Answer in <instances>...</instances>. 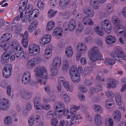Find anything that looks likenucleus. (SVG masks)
I'll return each mask as SVG.
<instances>
[{"mask_svg":"<svg viewBox=\"0 0 126 126\" xmlns=\"http://www.w3.org/2000/svg\"><path fill=\"white\" fill-rule=\"evenodd\" d=\"M36 74L35 75V78L32 81L31 84L32 86H34L38 82H43L44 85L46 84L47 81L46 80H43V79H48L47 71L46 68L43 67H37L34 70Z\"/></svg>","mask_w":126,"mask_h":126,"instance_id":"1","label":"nucleus"},{"mask_svg":"<svg viewBox=\"0 0 126 126\" xmlns=\"http://www.w3.org/2000/svg\"><path fill=\"white\" fill-rule=\"evenodd\" d=\"M36 74L35 75V78L32 81L31 84L32 86H34L38 82H43L44 85L46 84L47 81L46 80H43V79H48L47 71L46 68L43 67H37L34 70Z\"/></svg>","mask_w":126,"mask_h":126,"instance_id":"2","label":"nucleus"},{"mask_svg":"<svg viewBox=\"0 0 126 126\" xmlns=\"http://www.w3.org/2000/svg\"><path fill=\"white\" fill-rule=\"evenodd\" d=\"M114 52H112L110 55L114 59L120 61L123 60L126 61V54L123 52L122 48L119 46L115 47L114 48Z\"/></svg>","mask_w":126,"mask_h":126,"instance_id":"3","label":"nucleus"},{"mask_svg":"<svg viewBox=\"0 0 126 126\" xmlns=\"http://www.w3.org/2000/svg\"><path fill=\"white\" fill-rule=\"evenodd\" d=\"M77 69L76 66H73L71 67L69 73L72 81L75 83L78 82L80 80L79 74L77 73Z\"/></svg>","mask_w":126,"mask_h":126,"instance_id":"4","label":"nucleus"},{"mask_svg":"<svg viewBox=\"0 0 126 126\" xmlns=\"http://www.w3.org/2000/svg\"><path fill=\"white\" fill-rule=\"evenodd\" d=\"M101 25L105 32L107 34H109L112 30L110 23L108 19H105L102 21Z\"/></svg>","mask_w":126,"mask_h":126,"instance_id":"5","label":"nucleus"},{"mask_svg":"<svg viewBox=\"0 0 126 126\" xmlns=\"http://www.w3.org/2000/svg\"><path fill=\"white\" fill-rule=\"evenodd\" d=\"M12 71V66L10 64H8L5 66L2 70L3 76L5 78H8Z\"/></svg>","mask_w":126,"mask_h":126,"instance_id":"6","label":"nucleus"},{"mask_svg":"<svg viewBox=\"0 0 126 126\" xmlns=\"http://www.w3.org/2000/svg\"><path fill=\"white\" fill-rule=\"evenodd\" d=\"M10 106L9 101L6 98H2L0 100V109L3 111H6L9 108Z\"/></svg>","mask_w":126,"mask_h":126,"instance_id":"7","label":"nucleus"},{"mask_svg":"<svg viewBox=\"0 0 126 126\" xmlns=\"http://www.w3.org/2000/svg\"><path fill=\"white\" fill-rule=\"evenodd\" d=\"M114 30L117 34H123V36L126 38V27L119 25L115 28Z\"/></svg>","mask_w":126,"mask_h":126,"instance_id":"8","label":"nucleus"},{"mask_svg":"<svg viewBox=\"0 0 126 126\" xmlns=\"http://www.w3.org/2000/svg\"><path fill=\"white\" fill-rule=\"evenodd\" d=\"M40 50L39 46L36 44H31L29 47V51L30 54L32 56L39 53Z\"/></svg>","mask_w":126,"mask_h":126,"instance_id":"9","label":"nucleus"},{"mask_svg":"<svg viewBox=\"0 0 126 126\" xmlns=\"http://www.w3.org/2000/svg\"><path fill=\"white\" fill-rule=\"evenodd\" d=\"M12 53V51L8 49L3 54L1 58L2 63H6L8 61L10 56Z\"/></svg>","mask_w":126,"mask_h":126,"instance_id":"10","label":"nucleus"},{"mask_svg":"<svg viewBox=\"0 0 126 126\" xmlns=\"http://www.w3.org/2000/svg\"><path fill=\"white\" fill-rule=\"evenodd\" d=\"M77 52L81 54L85 53L87 50V46L85 44L81 43H79L77 47Z\"/></svg>","mask_w":126,"mask_h":126,"instance_id":"11","label":"nucleus"},{"mask_svg":"<svg viewBox=\"0 0 126 126\" xmlns=\"http://www.w3.org/2000/svg\"><path fill=\"white\" fill-rule=\"evenodd\" d=\"M68 25L69 30L70 31H73L76 27V24L75 21L73 19H71L70 21V23L68 24L67 22L65 23L63 25V27L65 28Z\"/></svg>","mask_w":126,"mask_h":126,"instance_id":"12","label":"nucleus"},{"mask_svg":"<svg viewBox=\"0 0 126 126\" xmlns=\"http://www.w3.org/2000/svg\"><path fill=\"white\" fill-rule=\"evenodd\" d=\"M82 119V117L80 115H75L72 116L71 120L70 125H72L74 124H78L80 122V120Z\"/></svg>","mask_w":126,"mask_h":126,"instance_id":"13","label":"nucleus"},{"mask_svg":"<svg viewBox=\"0 0 126 126\" xmlns=\"http://www.w3.org/2000/svg\"><path fill=\"white\" fill-rule=\"evenodd\" d=\"M63 33L62 29L60 27H58L54 29L52 35L57 38H58L60 36H62Z\"/></svg>","mask_w":126,"mask_h":126,"instance_id":"14","label":"nucleus"},{"mask_svg":"<svg viewBox=\"0 0 126 126\" xmlns=\"http://www.w3.org/2000/svg\"><path fill=\"white\" fill-rule=\"evenodd\" d=\"M39 11L37 9H34L29 15V17L28 21L30 23H31L32 20L34 19V17H37L39 15Z\"/></svg>","mask_w":126,"mask_h":126,"instance_id":"15","label":"nucleus"},{"mask_svg":"<svg viewBox=\"0 0 126 126\" xmlns=\"http://www.w3.org/2000/svg\"><path fill=\"white\" fill-rule=\"evenodd\" d=\"M51 36L49 34H47L42 37L40 41V43L43 45L51 41Z\"/></svg>","mask_w":126,"mask_h":126,"instance_id":"16","label":"nucleus"},{"mask_svg":"<svg viewBox=\"0 0 126 126\" xmlns=\"http://www.w3.org/2000/svg\"><path fill=\"white\" fill-rule=\"evenodd\" d=\"M20 95L22 99L25 100L29 99L32 97V95L31 93L24 90L21 91Z\"/></svg>","mask_w":126,"mask_h":126,"instance_id":"17","label":"nucleus"},{"mask_svg":"<svg viewBox=\"0 0 126 126\" xmlns=\"http://www.w3.org/2000/svg\"><path fill=\"white\" fill-rule=\"evenodd\" d=\"M112 115L114 120L116 122H119L120 120L121 115V113L119 110L114 111Z\"/></svg>","mask_w":126,"mask_h":126,"instance_id":"18","label":"nucleus"},{"mask_svg":"<svg viewBox=\"0 0 126 126\" xmlns=\"http://www.w3.org/2000/svg\"><path fill=\"white\" fill-rule=\"evenodd\" d=\"M61 64V60L59 57L55 58L54 60L53 63V67L55 68H58Z\"/></svg>","mask_w":126,"mask_h":126,"instance_id":"19","label":"nucleus"},{"mask_svg":"<svg viewBox=\"0 0 126 126\" xmlns=\"http://www.w3.org/2000/svg\"><path fill=\"white\" fill-rule=\"evenodd\" d=\"M40 99V98L39 97L37 96L34 99V109L36 110H39L41 109V108H42V105L39 102Z\"/></svg>","mask_w":126,"mask_h":126,"instance_id":"20","label":"nucleus"},{"mask_svg":"<svg viewBox=\"0 0 126 126\" xmlns=\"http://www.w3.org/2000/svg\"><path fill=\"white\" fill-rule=\"evenodd\" d=\"M83 24L86 25L87 24L90 26L93 25L94 24V23L92 19L89 18L88 16H86L83 18Z\"/></svg>","mask_w":126,"mask_h":126,"instance_id":"21","label":"nucleus"},{"mask_svg":"<svg viewBox=\"0 0 126 126\" xmlns=\"http://www.w3.org/2000/svg\"><path fill=\"white\" fill-rule=\"evenodd\" d=\"M10 44L15 52L17 51L18 49L21 47L20 44L16 40H12L10 42Z\"/></svg>","mask_w":126,"mask_h":126,"instance_id":"22","label":"nucleus"},{"mask_svg":"<svg viewBox=\"0 0 126 126\" xmlns=\"http://www.w3.org/2000/svg\"><path fill=\"white\" fill-rule=\"evenodd\" d=\"M89 58L92 63L95 62L98 60H101V57L99 55L88 53Z\"/></svg>","mask_w":126,"mask_h":126,"instance_id":"23","label":"nucleus"},{"mask_svg":"<svg viewBox=\"0 0 126 126\" xmlns=\"http://www.w3.org/2000/svg\"><path fill=\"white\" fill-rule=\"evenodd\" d=\"M15 52L16 54L15 56L17 58H20V57L21 56L23 55L25 58H27L28 56V55L27 54H26V57L25 56V54H24L23 48L21 47H20L19 48V50L18 49V50L17 51Z\"/></svg>","mask_w":126,"mask_h":126,"instance_id":"24","label":"nucleus"},{"mask_svg":"<svg viewBox=\"0 0 126 126\" xmlns=\"http://www.w3.org/2000/svg\"><path fill=\"white\" fill-rule=\"evenodd\" d=\"M28 34L27 31H25L23 37L22 43L23 46L25 48L27 47L28 45L27 37Z\"/></svg>","mask_w":126,"mask_h":126,"instance_id":"25","label":"nucleus"},{"mask_svg":"<svg viewBox=\"0 0 126 126\" xmlns=\"http://www.w3.org/2000/svg\"><path fill=\"white\" fill-rule=\"evenodd\" d=\"M71 0H60V6L63 8H67L70 5Z\"/></svg>","mask_w":126,"mask_h":126,"instance_id":"26","label":"nucleus"},{"mask_svg":"<svg viewBox=\"0 0 126 126\" xmlns=\"http://www.w3.org/2000/svg\"><path fill=\"white\" fill-rule=\"evenodd\" d=\"M108 82H109L108 84L107 87L108 88H115L116 87V83L114 80L112 78H109L108 79Z\"/></svg>","mask_w":126,"mask_h":126,"instance_id":"27","label":"nucleus"},{"mask_svg":"<svg viewBox=\"0 0 126 126\" xmlns=\"http://www.w3.org/2000/svg\"><path fill=\"white\" fill-rule=\"evenodd\" d=\"M106 41L109 45L112 44L116 42V40L115 37L111 36H107L106 38Z\"/></svg>","mask_w":126,"mask_h":126,"instance_id":"28","label":"nucleus"},{"mask_svg":"<svg viewBox=\"0 0 126 126\" xmlns=\"http://www.w3.org/2000/svg\"><path fill=\"white\" fill-rule=\"evenodd\" d=\"M65 53L67 57L70 58L72 57L73 53V51L72 47L70 46L67 47L65 49Z\"/></svg>","mask_w":126,"mask_h":126,"instance_id":"29","label":"nucleus"},{"mask_svg":"<svg viewBox=\"0 0 126 126\" xmlns=\"http://www.w3.org/2000/svg\"><path fill=\"white\" fill-rule=\"evenodd\" d=\"M69 67L68 61L66 60L63 61L62 65V70L65 73L67 72V69Z\"/></svg>","mask_w":126,"mask_h":126,"instance_id":"30","label":"nucleus"},{"mask_svg":"<svg viewBox=\"0 0 126 126\" xmlns=\"http://www.w3.org/2000/svg\"><path fill=\"white\" fill-rule=\"evenodd\" d=\"M92 107L95 112H96L99 113H102L103 112V109L99 105H94Z\"/></svg>","mask_w":126,"mask_h":126,"instance_id":"31","label":"nucleus"},{"mask_svg":"<svg viewBox=\"0 0 126 126\" xmlns=\"http://www.w3.org/2000/svg\"><path fill=\"white\" fill-rule=\"evenodd\" d=\"M12 119L10 116H6L4 118V124L6 125H9L11 124L12 122Z\"/></svg>","mask_w":126,"mask_h":126,"instance_id":"32","label":"nucleus"},{"mask_svg":"<svg viewBox=\"0 0 126 126\" xmlns=\"http://www.w3.org/2000/svg\"><path fill=\"white\" fill-rule=\"evenodd\" d=\"M90 5L92 6L94 9H97L99 8V5L98 0H91Z\"/></svg>","mask_w":126,"mask_h":126,"instance_id":"33","label":"nucleus"},{"mask_svg":"<svg viewBox=\"0 0 126 126\" xmlns=\"http://www.w3.org/2000/svg\"><path fill=\"white\" fill-rule=\"evenodd\" d=\"M88 53L99 55V49L96 47H94L91 48L90 51L88 52Z\"/></svg>","mask_w":126,"mask_h":126,"instance_id":"34","label":"nucleus"},{"mask_svg":"<svg viewBox=\"0 0 126 126\" xmlns=\"http://www.w3.org/2000/svg\"><path fill=\"white\" fill-rule=\"evenodd\" d=\"M117 104L119 106H121L122 104L121 95L118 93H117L115 97Z\"/></svg>","mask_w":126,"mask_h":126,"instance_id":"35","label":"nucleus"},{"mask_svg":"<svg viewBox=\"0 0 126 126\" xmlns=\"http://www.w3.org/2000/svg\"><path fill=\"white\" fill-rule=\"evenodd\" d=\"M95 32L99 35L102 36L104 35V33L102 29L97 26H96L94 28Z\"/></svg>","mask_w":126,"mask_h":126,"instance_id":"36","label":"nucleus"},{"mask_svg":"<svg viewBox=\"0 0 126 126\" xmlns=\"http://www.w3.org/2000/svg\"><path fill=\"white\" fill-rule=\"evenodd\" d=\"M12 36L10 34L8 33H6L2 36L1 40V41L7 42L11 37Z\"/></svg>","mask_w":126,"mask_h":126,"instance_id":"37","label":"nucleus"},{"mask_svg":"<svg viewBox=\"0 0 126 126\" xmlns=\"http://www.w3.org/2000/svg\"><path fill=\"white\" fill-rule=\"evenodd\" d=\"M54 110L55 116L56 118H60L63 116V111L62 110H57L55 109Z\"/></svg>","mask_w":126,"mask_h":126,"instance_id":"38","label":"nucleus"},{"mask_svg":"<svg viewBox=\"0 0 126 126\" xmlns=\"http://www.w3.org/2000/svg\"><path fill=\"white\" fill-rule=\"evenodd\" d=\"M55 23L54 21H49L47 24L46 30L48 31H49L53 29Z\"/></svg>","mask_w":126,"mask_h":126,"instance_id":"39","label":"nucleus"},{"mask_svg":"<svg viewBox=\"0 0 126 126\" xmlns=\"http://www.w3.org/2000/svg\"><path fill=\"white\" fill-rule=\"evenodd\" d=\"M65 108L64 104L61 102H58L55 109L57 110H63Z\"/></svg>","mask_w":126,"mask_h":126,"instance_id":"40","label":"nucleus"},{"mask_svg":"<svg viewBox=\"0 0 126 126\" xmlns=\"http://www.w3.org/2000/svg\"><path fill=\"white\" fill-rule=\"evenodd\" d=\"M93 68L91 67H87L84 69L83 73L85 75H90L92 71Z\"/></svg>","mask_w":126,"mask_h":126,"instance_id":"41","label":"nucleus"},{"mask_svg":"<svg viewBox=\"0 0 126 126\" xmlns=\"http://www.w3.org/2000/svg\"><path fill=\"white\" fill-rule=\"evenodd\" d=\"M104 63L106 64H109L110 65H113L115 63V61L113 60L110 59L109 58H106L105 59Z\"/></svg>","mask_w":126,"mask_h":126,"instance_id":"42","label":"nucleus"},{"mask_svg":"<svg viewBox=\"0 0 126 126\" xmlns=\"http://www.w3.org/2000/svg\"><path fill=\"white\" fill-rule=\"evenodd\" d=\"M113 121L112 118H108L106 119L105 124L109 126H113Z\"/></svg>","mask_w":126,"mask_h":126,"instance_id":"43","label":"nucleus"},{"mask_svg":"<svg viewBox=\"0 0 126 126\" xmlns=\"http://www.w3.org/2000/svg\"><path fill=\"white\" fill-rule=\"evenodd\" d=\"M106 9L107 13L109 14H111L113 9L112 4L110 3L108 4L107 5Z\"/></svg>","mask_w":126,"mask_h":126,"instance_id":"44","label":"nucleus"},{"mask_svg":"<svg viewBox=\"0 0 126 126\" xmlns=\"http://www.w3.org/2000/svg\"><path fill=\"white\" fill-rule=\"evenodd\" d=\"M58 81L59 83L60 84H63L64 87V85H65L68 82L66 81L64 77H60L58 79Z\"/></svg>","mask_w":126,"mask_h":126,"instance_id":"45","label":"nucleus"},{"mask_svg":"<svg viewBox=\"0 0 126 126\" xmlns=\"http://www.w3.org/2000/svg\"><path fill=\"white\" fill-rule=\"evenodd\" d=\"M60 15L65 19H67L70 16V13L69 11H67L64 14H63L62 12L60 13Z\"/></svg>","mask_w":126,"mask_h":126,"instance_id":"46","label":"nucleus"},{"mask_svg":"<svg viewBox=\"0 0 126 126\" xmlns=\"http://www.w3.org/2000/svg\"><path fill=\"white\" fill-rule=\"evenodd\" d=\"M57 12V11H56L54 12L52 9H50L48 11V17L50 18L56 15Z\"/></svg>","mask_w":126,"mask_h":126,"instance_id":"47","label":"nucleus"},{"mask_svg":"<svg viewBox=\"0 0 126 126\" xmlns=\"http://www.w3.org/2000/svg\"><path fill=\"white\" fill-rule=\"evenodd\" d=\"M96 78V80L98 81H102L103 82L104 81L103 75L101 72L99 73Z\"/></svg>","mask_w":126,"mask_h":126,"instance_id":"48","label":"nucleus"},{"mask_svg":"<svg viewBox=\"0 0 126 126\" xmlns=\"http://www.w3.org/2000/svg\"><path fill=\"white\" fill-rule=\"evenodd\" d=\"M27 5L20 3L19 6V10L20 12L23 13Z\"/></svg>","mask_w":126,"mask_h":126,"instance_id":"49","label":"nucleus"},{"mask_svg":"<svg viewBox=\"0 0 126 126\" xmlns=\"http://www.w3.org/2000/svg\"><path fill=\"white\" fill-rule=\"evenodd\" d=\"M37 5L38 7L41 10H43L44 7V3L41 0H39L37 2Z\"/></svg>","mask_w":126,"mask_h":126,"instance_id":"50","label":"nucleus"},{"mask_svg":"<svg viewBox=\"0 0 126 126\" xmlns=\"http://www.w3.org/2000/svg\"><path fill=\"white\" fill-rule=\"evenodd\" d=\"M35 64L34 62L31 59L27 63V67L30 69L32 68L35 65Z\"/></svg>","mask_w":126,"mask_h":126,"instance_id":"51","label":"nucleus"},{"mask_svg":"<svg viewBox=\"0 0 126 126\" xmlns=\"http://www.w3.org/2000/svg\"><path fill=\"white\" fill-rule=\"evenodd\" d=\"M69 123L66 120H62L59 123L58 126H68Z\"/></svg>","mask_w":126,"mask_h":126,"instance_id":"52","label":"nucleus"},{"mask_svg":"<svg viewBox=\"0 0 126 126\" xmlns=\"http://www.w3.org/2000/svg\"><path fill=\"white\" fill-rule=\"evenodd\" d=\"M64 87L68 91H69L71 92L73 91V87L71 85H69L68 82L67 83L66 85H64Z\"/></svg>","mask_w":126,"mask_h":126,"instance_id":"53","label":"nucleus"},{"mask_svg":"<svg viewBox=\"0 0 126 126\" xmlns=\"http://www.w3.org/2000/svg\"><path fill=\"white\" fill-rule=\"evenodd\" d=\"M58 122L57 119L55 118H53L51 119V124L53 126H57Z\"/></svg>","mask_w":126,"mask_h":126,"instance_id":"54","label":"nucleus"},{"mask_svg":"<svg viewBox=\"0 0 126 126\" xmlns=\"http://www.w3.org/2000/svg\"><path fill=\"white\" fill-rule=\"evenodd\" d=\"M79 89L80 91L83 93H86L88 91L87 88L83 85H80Z\"/></svg>","mask_w":126,"mask_h":126,"instance_id":"55","label":"nucleus"},{"mask_svg":"<svg viewBox=\"0 0 126 126\" xmlns=\"http://www.w3.org/2000/svg\"><path fill=\"white\" fill-rule=\"evenodd\" d=\"M23 13H21L20 14V16L18 15L13 20V23H15L16 22L19 21L20 18H22L23 15Z\"/></svg>","mask_w":126,"mask_h":126,"instance_id":"56","label":"nucleus"},{"mask_svg":"<svg viewBox=\"0 0 126 126\" xmlns=\"http://www.w3.org/2000/svg\"><path fill=\"white\" fill-rule=\"evenodd\" d=\"M55 112L52 110L48 111L47 113V118H51L54 116Z\"/></svg>","mask_w":126,"mask_h":126,"instance_id":"57","label":"nucleus"},{"mask_svg":"<svg viewBox=\"0 0 126 126\" xmlns=\"http://www.w3.org/2000/svg\"><path fill=\"white\" fill-rule=\"evenodd\" d=\"M93 83V81L92 79H85L84 81V83L85 85L87 86H88L89 85L92 84Z\"/></svg>","mask_w":126,"mask_h":126,"instance_id":"58","label":"nucleus"},{"mask_svg":"<svg viewBox=\"0 0 126 126\" xmlns=\"http://www.w3.org/2000/svg\"><path fill=\"white\" fill-rule=\"evenodd\" d=\"M58 68H55L52 67L51 71V75L52 76H55L57 74L58 72Z\"/></svg>","mask_w":126,"mask_h":126,"instance_id":"59","label":"nucleus"},{"mask_svg":"<svg viewBox=\"0 0 126 126\" xmlns=\"http://www.w3.org/2000/svg\"><path fill=\"white\" fill-rule=\"evenodd\" d=\"M106 94L108 97L112 98L114 97V94L112 91H107L106 93Z\"/></svg>","mask_w":126,"mask_h":126,"instance_id":"60","label":"nucleus"},{"mask_svg":"<svg viewBox=\"0 0 126 126\" xmlns=\"http://www.w3.org/2000/svg\"><path fill=\"white\" fill-rule=\"evenodd\" d=\"M95 122H96V123H97L98 121L97 120H102V118L100 115L96 114L94 116Z\"/></svg>","mask_w":126,"mask_h":126,"instance_id":"61","label":"nucleus"},{"mask_svg":"<svg viewBox=\"0 0 126 126\" xmlns=\"http://www.w3.org/2000/svg\"><path fill=\"white\" fill-rule=\"evenodd\" d=\"M34 122V117L33 116H30L28 119V124L30 126H32Z\"/></svg>","mask_w":126,"mask_h":126,"instance_id":"62","label":"nucleus"},{"mask_svg":"<svg viewBox=\"0 0 126 126\" xmlns=\"http://www.w3.org/2000/svg\"><path fill=\"white\" fill-rule=\"evenodd\" d=\"M84 27L83 25L81 23H79L77 27V31L79 32H80L82 31Z\"/></svg>","mask_w":126,"mask_h":126,"instance_id":"63","label":"nucleus"},{"mask_svg":"<svg viewBox=\"0 0 126 126\" xmlns=\"http://www.w3.org/2000/svg\"><path fill=\"white\" fill-rule=\"evenodd\" d=\"M42 108L46 110H48L51 108V107L50 105L48 104H46L44 105H42Z\"/></svg>","mask_w":126,"mask_h":126,"instance_id":"64","label":"nucleus"}]
</instances>
